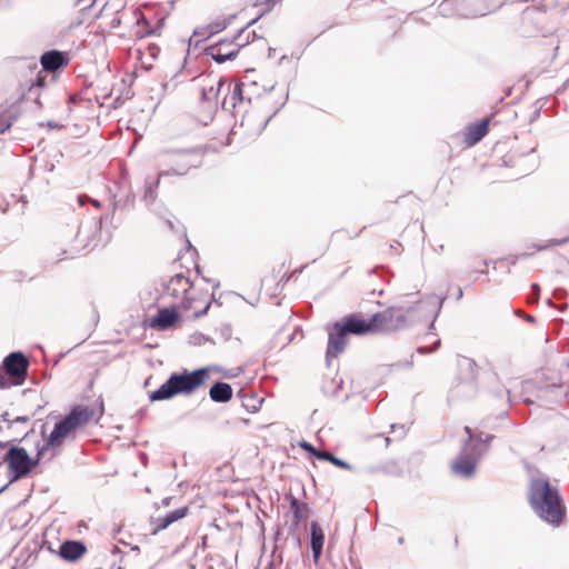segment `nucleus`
<instances>
[{"label":"nucleus","instance_id":"f257e3e1","mask_svg":"<svg viewBox=\"0 0 569 569\" xmlns=\"http://www.w3.org/2000/svg\"><path fill=\"white\" fill-rule=\"evenodd\" d=\"M223 99V106L236 108L243 101L254 102L252 110L247 111L241 120V127L249 129L253 120L256 109H264V114L259 119L254 131L261 133L268 121L274 116L286 102V94L281 88L274 86L264 88L259 86L254 72H246L238 81L233 83L232 89Z\"/></svg>","mask_w":569,"mask_h":569},{"label":"nucleus","instance_id":"f03ea898","mask_svg":"<svg viewBox=\"0 0 569 569\" xmlns=\"http://www.w3.org/2000/svg\"><path fill=\"white\" fill-rule=\"evenodd\" d=\"M163 298L196 319L207 313L213 292L206 282H193L183 274H176L166 284Z\"/></svg>","mask_w":569,"mask_h":569},{"label":"nucleus","instance_id":"7ed1b4c3","mask_svg":"<svg viewBox=\"0 0 569 569\" xmlns=\"http://www.w3.org/2000/svg\"><path fill=\"white\" fill-rule=\"evenodd\" d=\"M528 502L536 515L552 527H560L567 517V508L559 490L546 478L530 481Z\"/></svg>","mask_w":569,"mask_h":569},{"label":"nucleus","instance_id":"20e7f679","mask_svg":"<svg viewBox=\"0 0 569 569\" xmlns=\"http://www.w3.org/2000/svg\"><path fill=\"white\" fill-rule=\"evenodd\" d=\"M209 372V368H200L193 371L184 370L181 373H173L159 389L149 393V399L151 401H162L177 395H192L206 383Z\"/></svg>","mask_w":569,"mask_h":569},{"label":"nucleus","instance_id":"39448f33","mask_svg":"<svg viewBox=\"0 0 569 569\" xmlns=\"http://www.w3.org/2000/svg\"><path fill=\"white\" fill-rule=\"evenodd\" d=\"M103 410L102 401L98 410L82 405L73 407L70 413L54 426L43 447H47V450H49L50 448L61 446L64 439L74 433L78 428L87 425L96 417L99 419L103 415Z\"/></svg>","mask_w":569,"mask_h":569},{"label":"nucleus","instance_id":"423d86ee","mask_svg":"<svg viewBox=\"0 0 569 569\" xmlns=\"http://www.w3.org/2000/svg\"><path fill=\"white\" fill-rule=\"evenodd\" d=\"M46 451L47 447H40L38 448L36 457L32 458L23 447L10 446L3 457V462L7 465V470L11 476V480H19L28 477L39 465Z\"/></svg>","mask_w":569,"mask_h":569},{"label":"nucleus","instance_id":"0eeeda50","mask_svg":"<svg viewBox=\"0 0 569 569\" xmlns=\"http://www.w3.org/2000/svg\"><path fill=\"white\" fill-rule=\"evenodd\" d=\"M373 333H396L409 326L407 311L401 307H389L372 315Z\"/></svg>","mask_w":569,"mask_h":569},{"label":"nucleus","instance_id":"6e6552de","mask_svg":"<svg viewBox=\"0 0 569 569\" xmlns=\"http://www.w3.org/2000/svg\"><path fill=\"white\" fill-rule=\"evenodd\" d=\"M240 38L241 33L234 37L233 40L219 39L206 49L207 54L219 63L232 59L237 56L239 49L243 46V43L239 41Z\"/></svg>","mask_w":569,"mask_h":569},{"label":"nucleus","instance_id":"1a4fd4ad","mask_svg":"<svg viewBox=\"0 0 569 569\" xmlns=\"http://www.w3.org/2000/svg\"><path fill=\"white\" fill-rule=\"evenodd\" d=\"M4 372H9L11 380L16 385H22L26 381L29 368V360L22 352H12L8 355L2 362Z\"/></svg>","mask_w":569,"mask_h":569},{"label":"nucleus","instance_id":"9d476101","mask_svg":"<svg viewBox=\"0 0 569 569\" xmlns=\"http://www.w3.org/2000/svg\"><path fill=\"white\" fill-rule=\"evenodd\" d=\"M337 323L347 333V336H363L369 333L373 335L371 318H363L360 313L346 316Z\"/></svg>","mask_w":569,"mask_h":569},{"label":"nucleus","instance_id":"9b49d317","mask_svg":"<svg viewBox=\"0 0 569 569\" xmlns=\"http://www.w3.org/2000/svg\"><path fill=\"white\" fill-rule=\"evenodd\" d=\"M471 7L470 0H443L440 2L438 9L443 17H470L478 12L477 9H472Z\"/></svg>","mask_w":569,"mask_h":569},{"label":"nucleus","instance_id":"f8f14e48","mask_svg":"<svg viewBox=\"0 0 569 569\" xmlns=\"http://www.w3.org/2000/svg\"><path fill=\"white\" fill-rule=\"evenodd\" d=\"M200 164V157L196 151H182L178 153L172 162V168L161 174H173L183 176L191 168H196Z\"/></svg>","mask_w":569,"mask_h":569},{"label":"nucleus","instance_id":"ddd939ff","mask_svg":"<svg viewBox=\"0 0 569 569\" xmlns=\"http://www.w3.org/2000/svg\"><path fill=\"white\" fill-rule=\"evenodd\" d=\"M347 333L336 322L329 332L327 358H337L347 346Z\"/></svg>","mask_w":569,"mask_h":569},{"label":"nucleus","instance_id":"4468645a","mask_svg":"<svg viewBox=\"0 0 569 569\" xmlns=\"http://www.w3.org/2000/svg\"><path fill=\"white\" fill-rule=\"evenodd\" d=\"M287 499L290 502V511L292 512L290 529L296 531L299 525L309 518L311 510L308 503L299 501L292 495H289Z\"/></svg>","mask_w":569,"mask_h":569},{"label":"nucleus","instance_id":"2eb2a0df","mask_svg":"<svg viewBox=\"0 0 569 569\" xmlns=\"http://www.w3.org/2000/svg\"><path fill=\"white\" fill-rule=\"evenodd\" d=\"M490 118L482 119L478 123H472L467 127L463 137L467 147L477 144L489 131Z\"/></svg>","mask_w":569,"mask_h":569},{"label":"nucleus","instance_id":"dca6fc26","mask_svg":"<svg viewBox=\"0 0 569 569\" xmlns=\"http://www.w3.org/2000/svg\"><path fill=\"white\" fill-rule=\"evenodd\" d=\"M40 62L43 71L54 72L58 69L68 66L69 59L63 52L52 50L43 53Z\"/></svg>","mask_w":569,"mask_h":569},{"label":"nucleus","instance_id":"f3484780","mask_svg":"<svg viewBox=\"0 0 569 569\" xmlns=\"http://www.w3.org/2000/svg\"><path fill=\"white\" fill-rule=\"evenodd\" d=\"M177 307L160 309L156 317L150 321V326L156 329H168L172 327L179 319Z\"/></svg>","mask_w":569,"mask_h":569},{"label":"nucleus","instance_id":"a211bd4d","mask_svg":"<svg viewBox=\"0 0 569 569\" xmlns=\"http://www.w3.org/2000/svg\"><path fill=\"white\" fill-rule=\"evenodd\" d=\"M87 547L81 541L68 540L60 546L59 555L67 561H77L84 556Z\"/></svg>","mask_w":569,"mask_h":569},{"label":"nucleus","instance_id":"6ab92c4d","mask_svg":"<svg viewBox=\"0 0 569 569\" xmlns=\"http://www.w3.org/2000/svg\"><path fill=\"white\" fill-rule=\"evenodd\" d=\"M477 461L470 455H461L451 463V470L456 476L470 477L476 470Z\"/></svg>","mask_w":569,"mask_h":569},{"label":"nucleus","instance_id":"aec40b11","mask_svg":"<svg viewBox=\"0 0 569 569\" xmlns=\"http://www.w3.org/2000/svg\"><path fill=\"white\" fill-rule=\"evenodd\" d=\"M189 513V507H182L171 511L164 517L157 518L152 521V533L157 535L159 531L167 529L173 522L184 518Z\"/></svg>","mask_w":569,"mask_h":569},{"label":"nucleus","instance_id":"412c9836","mask_svg":"<svg viewBox=\"0 0 569 569\" xmlns=\"http://www.w3.org/2000/svg\"><path fill=\"white\" fill-rule=\"evenodd\" d=\"M232 388L227 382H217L210 390L209 396L214 402H227L232 398Z\"/></svg>","mask_w":569,"mask_h":569},{"label":"nucleus","instance_id":"4be33fe9","mask_svg":"<svg viewBox=\"0 0 569 569\" xmlns=\"http://www.w3.org/2000/svg\"><path fill=\"white\" fill-rule=\"evenodd\" d=\"M325 542V533L322 528L317 523H311V549L315 560L317 561L321 556Z\"/></svg>","mask_w":569,"mask_h":569},{"label":"nucleus","instance_id":"5701e85b","mask_svg":"<svg viewBox=\"0 0 569 569\" xmlns=\"http://www.w3.org/2000/svg\"><path fill=\"white\" fill-rule=\"evenodd\" d=\"M16 119L17 117L12 114L10 111H4L0 113V136L11 128Z\"/></svg>","mask_w":569,"mask_h":569},{"label":"nucleus","instance_id":"b1692460","mask_svg":"<svg viewBox=\"0 0 569 569\" xmlns=\"http://www.w3.org/2000/svg\"><path fill=\"white\" fill-rule=\"evenodd\" d=\"M11 386H17V385H16V382H13V379L11 380L9 372H4V367L2 365L0 367V389H6Z\"/></svg>","mask_w":569,"mask_h":569},{"label":"nucleus","instance_id":"393cba45","mask_svg":"<svg viewBox=\"0 0 569 569\" xmlns=\"http://www.w3.org/2000/svg\"><path fill=\"white\" fill-rule=\"evenodd\" d=\"M2 419L7 422H9L10 425H13V423H23V425H27L29 423L30 419L28 417H17L16 419L13 420H10L9 419V413L6 412L2 415Z\"/></svg>","mask_w":569,"mask_h":569},{"label":"nucleus","instance_id":"a878e982","mask_svg":"<svg viewBox=\"0 0 569 569\" xmlns=\"http://www.w3.org/2000/svg\"><path fill=\"white\" fill-rule=\"evenodd\" d=\"M316 458L319 460H326V461H333V455L329 451L319 450V452L316 453Z\"/></svg>","mask_w":569,"mask_h":569},{"label":"nucleus","instance_id":"bb28decb","mask_svg":"<svg viewBox=\"0 0 569 569\" xmlns=\"http://www.w3.org/2000/svg\"><path fill=\"white\" fill-rule=\"evenodd\" d=\"M300 448L303 449L305 451L311 453L315 457H316V453L319 452L318 449H316L311 443H309L307 441H301Z\"/></svg>","mask_w":569,"mask_h":569},{"label":"nucleus","instance_id":"cd10ccee","mask_svg":"<svg viewBox=\"0 0 569 569\" xmlns=\"http://www.w3.org/2000/svg\"><path fill=\"white\" fill-rule=\"evenodd\" d=\"M331 463L335 465L338 468H341V469H350V465L349 463H347L346 461L337 458L336 456H333V461H331Z\"/></svg>","mask_w":569,"mask_h":569},{"label":"nucleus","instance_id":"c85d7f7f","mask_svg":"<svg viewBox=\"0 0 569 569\" xmlns=\"http://www.w3.org/2000/svg\"><path fill=\"white\" fill-rule=\"evenodd\" d=\"M44 81H46V76H42V72L39 71L36 84L38 87H43L44 86Z\"/></svg>","mask_w":569,"mask_h":569},{"label":"nucleus","instance_id":"c756f323","mask_svg":"<svg viewBox=\"0 0 569 569\" xmlns=\"http://www.w3.org/2000/svg\"><path fill=\"white\" fill-rule=\"evenodd\" d=\"M214 87H217V91L220 90V88L222 87V82L221 80H216L213 81V83L210 86V91H213L214 90Z\"/></svg>","mask_w":569,"mask_h":569},{"label":"nucleus","instance_id":"7c9ffc66","mask_svg":"<svg viewBox=\"0 0 569 569\" xmlns=\"http://www.w3.org/2000/svg\"><path fill=\"white\" fill-rule=\"evenodd\" d=\"M532 291H533L535 296H539L540 287L537 283H533Z\"/></svg>","mask_w":569,"mask_h":569},{"label":"nucleus","instance_id":"2f4dec72","mask_svg":"<svg viewBox=\"0 0 569 569\" xmlns=\"http://www.w3.org/2000/svg\"><path fill=\"white\" fill-rule=\"evenodd\" d=\"M465 430L469 435V438L472 439L473 435H472L471 428L470 427H466Z\"/></svg>","mask_w":569,"mask_h":569},{"label":"nucleus","instance_id":"473e14b6","mask_svg":"<svg viewBox=\"0 0 569 569\" xmlns=\"http://www.w3.org/2000/svg\"><path fill=\"white\" fill-rule=\"evenodd\" d=\"M538 297H539V296L531 297V298L529 299V302H531V303L536 302V301L538 300Z\"/></svg>","mask_w":569,"mask_h":569},{"label":"nucleus","instance_id":"72a5a7b5","mask_svg":"<svg viewBox=\"0 0 569 569\" xmlns=\"http://www.w3.org/2000/svg\"><path fill=\"white\" fill-rule=\"evenodd\" d=\"M492 438H493L492 436H487V437H486V441H489V440H491Z\"/></svg>","mask_w":569,"mask_h":569}]
</instances>
